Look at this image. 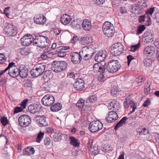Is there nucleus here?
Returning a JSON list of instances; mask_svg holds the SVG:
<instances>
[{
	"label": "nucleus",
	"instance_id": "1",
	"mask_svg": "<svg viewBox=\"0 0 159 159\" xmlns=\"http://www.w3.org/2000/svg\"><path fill=\"white\" fill-rule=\"evenodd\" d=\"M93 70L95 72H101L98 78V80L99 81L98 84H101L102 82H104V80L103 79L104 78V71L103 66L101 65V63H96L93 66Z\"/></svg>",
	"mask_w": 159,
	"mask_h": 159
},
{
	"label": "nucleus",
	"instance_id": "2",
	"mask_svg": "<svg viewBox=\"0 0 159 159\" xmlns=\"http://www.w3.org/2000/svg\"><path fill=\"white\" fill-rule=\"evenodd\" d=\"M120 65L117 60H112L107 65V70L109 73H113L116 72L120 69Z\"/></svg>",
	"mask_w": 159,
	"mask_h": 159
},
{
	"label": "nucleus",
	"instance_id": "3",
	"mask_svg": "<svg viewBox=\"0 0 159 159\" xmlns=\"http://www.w3.org/2000/svg\"><path fill=\"white\" fill-rule=\"evenodd\" d=\"M45 69V65L42 64H36L31 70V74L34 77H38L43 73Z\"/></svg>",
	"mask_w": 159,
	"mask_h": 159
},
{
	"label": "nucleus",
	"instance_id": "4",
	"mask_svg": "<svg viewBox=\"0 0 159 159\" xmlns=\"http://www.w3.org/2000/svg\"><path fill=\"white\" fill-rule=\"evenodd\" d=\"M52 67V70L55 72H60L65 70L67 66V63L64 61H54Z\"/></svg>",
	"mask_w": 159,
	"mask_h": 159
},
{
	"label": "nucleus",
	"instance_id": "5",
	"mask_svg": "<svg viewBox=\"0 0 159 159\" xmlns=\"http://www.w3.org/2000/svg\"><path fill=\"white\" fill-rule=\"evenodd\" d=\"M102 30L104 34L108 37L112 36L114 33L113 24L108 21L104 22L102 26Z\"/></svg>",
	"mask_w": 159,
	"mask_h": 159
},
{
	"label": "nucleus",
	"instance_id": "6",
	"mask_svg": "<svg viewBox=\"0 0 159 159\" xmlns=\"http://www.w3.org/2000/svg\"><path fill=\"white\" fill-rule=\"evenodd\" d=\"M93 49L90 46L84 47L81 51V58L87 60L91 58L93 53Z\"/></svg>",
	"mask_w": 159,
	"mask_h": 159
},
{
	"label": "nucleus",
	"instance_id": "7",
	"mask_svg": "<svg viewBox=\"0 0 159 159\" xmlns=\"http://www.w3.org/2000/svg\"><path fill=\"white\" fill-rule=\"evenodd\" d=\"M124 46L120 43H117L112 45L111 50V53L114 56H119L123 50Z\"/></svg>",
	"mask_w": 159,
	"mask_h": 159
},
{
	"label": "nucleus",
	"instance_id": "8",
	"mask_svg": "<svg viewBox=\"0 0 159 159\" xmlns=\"http://www.w3.org/2000/svg\"><path fill=\"white\" fill-rule=\"evenodd\" d=\"M8 69V74L13 77H17L19 75V70L16 67L14 62L9 63L7 67Z\"/></svg>",
	"mask_w": 159,
	"mask_h": 159
},
{
	"label": "nucleus",
	"instance_id": "9",
	"mask_svg": "<svg viewBox=\"0 0 159 159\" xmlns=\"http://www.w3.org/2000/svg\"><path fill=\"white\" fill-rule=\"evenodd\" d=\"M18 122L20 125L23 127L29 126L31 122L30 117L27 115H22L18 118Z\"/></svg>",
	"mask_w": 159,
	"mask_h": 159
},
{
	"label": "nucleus",
	"instance_id": "10",
	"mask_svg": "<svg viewBox=\"0 0 159 159\" xmlns=\"http://www.w3.org/2000/svg\"><path fill=\"white\" fill-rule=\"evenodd\" d=\"M103 124L99 120L93 121L90 123L89 129L92 132H95L101 130L102 128Z\"/></svg>",
	"mask_w": 159,
	"mask_h": 159
},
{
	"label": "nucleus",
	"instance_id": "11",
	"mask_svg": "<svg viewBox=\"0 0 159 159\" xmlns=\"http://www.w3.org/2000/svg\"><path fill=\"white\" fill-rule=\"evenodd\" d=\"M54 101L53 96L50 94L45 95L41 100L43 105L47 106H51L54 103Z\"/></svg>",
	"mask_w": 159,
	"mask_h": 159
},
{
	"label": "nucleus",
	"instance_id": "12",
	"mask_svg": "<svg viewBox=\"0 0 159 159\" xmlns=\"http://www.w3.org/2000/svg\"><path fill=\"white\" fill-rule=\"evenodd\" d=\"M34 37L30 34H27L20 39L21 43L24 46H28L33 43Z\"/></svg>",
	"mask_w": 159,
	"mask_h": 159
},
{
	"label": "nucleus",
	"instance_id": "13",
	"mask_svg": "<svg viewBox=\"0 0 159 159\" xmlns=\"http://www.w3.org/2000/svg\"><path fill=\"white\" fill-rule=\"evenodd\" d=\"M4 29L5 32L10 36H15L17 33L16 29L11 24L6 25Z\"/></svg>",
	"mask_w": 159,
	"mask_h": 159
},
{
	"label": "nucleus",
	"instance_id": "14",
	"mask_svg": "<svg viewBox=\"0 0 159 159\" xmlns=\"http://www.w3.org/2000/svg\"><path fill=\"white\" fill-rule=\"evenodd\" d=\"M71 59L73 63L75 64H78L81 62L82 58H81V52L79 53L74 52L70 55Z\"/></svg>",
	"mask_w": 159,
	"mask_h": 159
},
{
	"label": "nucleus",
	"instance_id": "15",
	"mask_svg": "<svg viewBox=\"0 0 159 159\" xmlns=\"http://www.w3.org/2000/svg\"><path fill=\"white\" fill-rule=\"evenodd\" d=\"M118 118L117 114L115 111H111L108 112V115L106 118V121L108 123L115 121Z\"/></svg>",
	"mask_w": 159,
	"mask_h": 159
},
{
	"label": "nucleus",
	"instance_id": "16",
	"mask_svg": "<svg viewBox=\"0 0 159 159\" xmlns=\"http://www.w3.org/2000/svg\"><path fill=\"white\" fill-rule=\"evenodd\" d=\"M106 52L105 50L98 52L95 56V61L99 62L103 61L106 57Z\"/></svg>",
	"mask_w": 159,
	"mask_h": 159
},
{
	"label": "nucleus",
	"instance_id": "17",
	"mask_svg": "<svg viewBox=\"0 0 159 159\" xmlns=\"http://www.w3.org/2000/svg\"><path fill=\"white\" fill-rule=\"evenodd\" d=\"M34 22L37 24L43 25L46 21L45 16L42 14H38L35 16L34 18Z\"/></svg>",
	"mask_w": 159,
	"mask_h": 159
},
{
	"label": "nucleus",
	"instance_id": "18",
	"mask_svg": "<svg viewBox=\"0 0 159 159\" xmlns=\"http://www.w3.org/2000/svg\"><path fill=\"white\" fill-rule=\"evenodd\" d=\"M108 109L111 111H115L116 112L120 108L119 103L116 101L111 102L108 106Z\"/></svg>",
	"mask_w": 159,
	"mask_h": 159
},
{
	"label": "nucleus",
	"instance_id": "19",
	"mask_svg": "<svg viewBox=\"0 0 159 159\" xmlns=\"http://www.w3.org/2000/svg\"><path fill=\"white\" fill-rule=\"evenodd\" d=\"M28 109L30 113L34 114L40 111L41 106L40 105L35 104L30 105L28 107Z\"/></svg>",
	"mask_w": 159,
	"mask_h": 159
},
{
	"label": "nucleus",
	"instance_id": "20",
	"mask_svg": "<svg viewBox=\"0 0 159 159\" xmlns=\"http://www.w3.org/2000/svg\"><path fill=\"white\" fill-rule=\"evenodd\" d=\"M144 36L146 42H152L154 40V33L150 30L146 31L144 33Z\"/></svg>",
	"mask_w": 159,
	"mask_h": 159
},
{
	"label": "nucleus",
	"instance_id": "21",
	"mask_svg": "<svg viewBox=\"0 0 159 159\" xmlns=\"http://www.w3.org/2000/svg\"><path fill=\"white\" fill-rule=\"evenodd\" d=\"M73 86L76 90L81 91L84 88V83L81 80H77L75 82Z\"/></svg>",
	"mask_w": 159,
	"mask_h": 159
},
{
	"label": "nucleus",
	"instance_id": "22",
	"mask_svg": "<svg viewBox=\"0 0 159 159\" xmlns=\"http://www.w3.org/2000/svg\"><path fill=\"white\" fill-rule=\"evenodd\" d=\"M37 121L40 127L45 126L48 125V123L46 121V118L44 116H38Z\"/></svg>",
	"mask_w": 159,
	"mask_h": 159
},
{
	"label": "nucleus",
	"instance_id": "23",
	"mask_svg": "<svg viewBox=\"0 0 159 159\" xmlns=\"http://www.w3.org/2000/svg\"><path fill=\"white\" fill-rule=\"evenodd\" d=\"M82 27L85 31H89L92 28V25L90 21L87 19H84L82 23Z\"/></svg>",
	"mask_w": 159,
	"mask_h": 159
},
{
	"label": "nucleus",
	"instance_id": "24",
	"mask_svg": "<svg viewBox=\"0 0 159 159\" xmlns=\"http://www.w3.org/2000/svg\"><path fill=\"white\" fill-rule=\"evenodd\" d=\"M71 20L70 16L66 14H63L61 18V22L64 25H66L69 24Z\"/></svg>",
	"mask_w": 159,
	"mask_h": 159
},
{
	"label": "nucleus",
	"instance_id": "25",
	"mask_svg": "<svg viewBox=\"0 0 159 159\" xmlns=\"http://www.w3.org/2000/svg\"><path fill=\"white\" fill-rule=\"evenodd\" d=\"M39 47L45 48L49 45L50 41L47 37L43 36Z\"/></svg>",
	"mask_w": 159,
	"mask_h": 159
},
{
	"label": "nucleus",
	"instance_id": "26",
	"mask_svg": "<svg viewBox=\"0 0 159 159\" xmlns=\"http://www.w3.org/2000/svg\"><path fill=\"white\" fill-rule=\"evenodd\" d=\"M154 48L151 46H146L143 51V53L146 55L152 56L154 53Z\"/></svg>",
	"mask_w": 159,
	"mask_h": 159
},
{
	"label": "nucleus",
	"instance_id": "27",
	"mask_svg": "<svg viewBox=\"0 0 159 159\" xmlns=\"http://www.w3.org/2000/svg\"><path fill=\"white\" fill-rule=\"evenodd\" d=\"M92 39L91 37L88 36H85L80 39V43L82 44L85 45L91 43L92 42Z\"/></svg>",
	"mask_w": 159,
	"mask_h": 159
},
{
	"label": "nucleus",
	"instance_id": "28",
	"mask_svg": "<svg viewBox=\"0 0 159 159\" xmlns=\"http://www.w3.org/2000/svg\"><path fill=\"white\" fill-rule=\"evenodd\" d=\"M70 47L67 48L65 46L62 47L61 48L58 49L57 51V56L60 57H64L66 56V52L64 51V50L68 49Z\"/></svg>",
	"mask_w": 159,
	"mask_h": 159
},
{
	"label": "nucleus",
	"instance_id": "29",
	"mask_svg": "<svg viewBox=\"0 0 159 159\" xmlns=\"http://www.w3.org/2000/svg\"><path fill=\"white\" fill-rule=\"evenodd\" d=\"M35 152V150L33 148L31 147L25 148L23 150V153L26 155L33 154Z\"/></svg>",
	"mask_w": 159,
	"mask_h": 159
},
{
	"label": "nucleus",
	"instance_id": "30",
	"mask_svg": "<svg viewBox=\"0 0 159 159\" xmlns=\"http://www.w3.org/2000/svg\"><path fill=\"white\" fill-rule=\"evenodd\" d=\"M69 140L70 141L71 144L73 146L75 147H78L79 146L80 144V142L74 137L73 136L70 137Z\"/></svg>",
	"mask_w": 159,
	"mask_h": 159
},
{
	"label": "nucleus",
	"instance_id": "31",
	"mask_svg": "<svg viewBox=\"0 0 159 159\" xmlns=\"http://www.w3.org/2000/svg\"><path fill=\"white\" fill-rule=\"evenodd\" d=\"M89 150L91 155H96L99 153V150L98 146H93Z\"/></svg>",
	"mask_w": 159,
	"mask_h": 159
},
{
	"label": "nucleus",
	"instance_id": "32",
	"mask_svg": "<svg viewBox=\"0 0 159 159\" xmlns=\"http://www.w3.org/2000/svg\"><path fill=\"white\" fill-rule=\"evenodd\" d=\"M62 135V133L60 131L55 132L53 136L54 140L56 142L60 141L61 139Z\"/></svg>",
	"mask_w": 159,
	"mask_h": 159
},
{
	"label": "nucleus",
	"instance_id": "33",
	"mask_svg": "<svg viewBox=\"0 0 159 159\" xmlns=\"http://www.w3.org/2000/svg\"><path fill=\"white\" fill-rule=\"evenodd\" d=\"M61 105L59 103L55 104L50 107L51 110L53 112H56L61 109Z\"/></svg>",
	"mask_w": 159,
	"mask_h": 159
},
{
	"label": "nucleus",
	"instance_id": "34",
	"mask_svg": "<svg viewBox=\"0 0 159 159\" xmlns=\"http://www.w3.org/2000/svg\"><path fill=\"white\" fill-rule=\"evenodd\" d=\"M43 36H38L36 37L35 39H33V44L35 46L39 47L41 43Z\"/></svg>",
	"mask_w": 159,
	"mask_h": 159
},
{
	"label": "nucleus",
	"instance_id": "35",
	"mask_svg": "<svg viewBox=\"0 0 159 159\" xmlns=\"http://www.w3.org/2000/svg\"><path fill=\"white\" fill-rule=\"evenodd\" d=\"M128 118L126 117H124L116 125L114 129L116 130L119 128L121 127L123 125L125 124L126 120H127Z\"/></svg>",
	"mask_w": 159,
	"mask_h": 159
},
{
	"label": "nucleus",
	"instance_id": "36",
	"mask_svg": "<svg viewBox=\"0 0 159 159\" xmlns=\"http://www.w3.org/2000/svg\"><path fill=\"white\" fill-rule=\"evenodd\" d=\"M28 70L24 69L19 70V75L23 78H26L28 75Z\"/></svg>",
	"mask_w": 159,
	"mask_h": 159
},
{
	"label": "nucleus",
	"instance_id": "37",
	"mask_svg": "<svg viewBox=\"0 0 159 159\" xmlns=\"http://www.w3.org/2000/svg\"><path fill=\"white\" fill-rule=\"evenodd\" d=\"M136 131L137 132L139 133L140 135H144L148 133V131L145 128H139L136 129Z\"/></svg>",
	"mask_w": 159,
	"mask_h": 159
},
{
	"label": "nucleus",
	"instance_id": "38",
	"mask_svg": "<svg viewBox=\"0 0 159 159\" xmlns=\"http://www.w3.org/2000/svg\"><path fill=\"white\" fill-rule=\"evenodd\" d=\"M145 27L144 25H142L139 26L137 30V34L139 35L141 34L144 30Z\"/></svg>",
	"mask_w": 159,
	"mask_h": 159
},
{
	"label": "nucleus",
	"instance_id": "39",
	"mask_svg": "<svg viewBox=\"0 0 159 159\" xmlns=\"http://www.w3.org/2000/svg\"><path fill=\"white\" fill-rule=\"evenodd\" d=\"M43 87L46 90H49V88L52 87V84L50 81H47L45 82L42 85Z\"/></svg>",
	"mask_w": 159,
	"mask_h": 159
},
{
	"label": "nucleus",
	"instance_id": "40",
	"mask_svg": "<svg viewBox=\"0 0 159 159\" xmlns=\"http://www.w3.org/2000/svg\"><path fill=\"white\" fill-rule=\"evenodd\" d=\"M44 135V133L40 131L37 134L36 138V141L39 143H40L41 141L43 138V136Z\"/></svg>",
	"mask_w": 159,
	"mask_h": 159
},
{
	"label": "nucleus",
	"instance_id": "41",
	"mask_svg": "<svg viewBox=\"0 0 159 159\" xmlns=\"http://www.w3.org/2000/svg\"><path fill=\"white\" fill-rule=\"evenodd\" d=\"M150 84H149V81H147V85L145 86L144 88V93L145 94L147 95L150 91Z\"/></svg>",
	"mask_w": 159,
	"mask_h": 159
},
{
	"label": "nucleus",
	"instance_id": "42",
	"mask_svg": "<svg viewBox=\"0 0 159 159\" xmlns=\"http://www.w3.org/2000/svg\"><path fill=\"white\" fill-rule=\"evenodd\" d=\"M48 58H50L52 57L54 55V53L51 50H48V49H45L44 50Z\"/></svg>",
	"mask_w": 159,
	"mask_h": 159
},
{
	"label": "nucleus",
	"instance_id": "43",
	"mask_svg": "<svg viewBox=\"0 0 159 159\" xmlns=\"http://www.w3.org/2000/svg\"><path fill=\"white\" fill-rule=\"evenodd\" d=\"M130 110L131 109L132 110L129 113V114H132L133 112H134L135 111L136 109V106L135 105V103H134V102L133 101V102H131V103H130Z\"/></svg>",
	"mask_w": 159,
	"mask_h": 159
},
{
	"label": "nucleus",
	"instance_id": "44",
	"mask_svg": "<svg viewBox=\"0 0 159 159\" xmlns=\"http://www.w3.org/2000/svg\"><path fill=\"white\" fill-rule=\"evenodd\" d=\"M133 102V101L130 100L128 97L126 98L124 102L125 108H127L129 106H130V103Z\"/></svg>",
	"mask_w": 159,
	"mask_h": 159
},
{
	"label": "nucleus",
	"instance_id": "45",
	"mask_svg": "<svg viewBox=\"0 0 159 159\" xmlns=\"http://www.w3.org/2000/svg\"><path fill=\"white\" fill-rule=\"evenodd\" d=\"M131 12L134 14L138 13V7L135 5H132L131 6Z\"/></svg>",
	"mask_w": 159,
	"mask_h": 159
},
{
	"label": "nucleus",
	"instance_id": "46",
	"mask_svg": "<svg viewBox=\"0 0 159 159\" xmlns=\"http://www.w3.org/2000/svg\"><path fill=\"white\" fill-rule=\"evenodd\" d=\"M143 62L144 65L146 66H149L152 64L151 60L148 58H145Z\"/></svg>",
	"mask_w": 159,
	"mask_h": 159
},
{
	"label": "nucleus",
	"instance_id": "47",
	"mask_svg": "<svg viewBox=\"0 0 159 159\" xmlns=\"http://www.w3.org/2000/svg\"><path fill=\"white\" fill-rule=\"evenodd\" d=\"M97 97L96 95H94L91 96L88 98V100L91 102H94L97 99Z\"/></svg>",
	"mask_w": 159,
	"mask_h": 159
},
{
	"label": "nucleus",
	"instance_id": "48",
	"mask_svg": "<svg viewBox=\"0 0 159 159\" xmlns=\"http://www.w3.org/2000/svg\"><path fill=\"white\" fill-rule=\"evenodd\" d=\"M1 122L2 125L4 126H6L8 124L7 119L6 117H2L1 119Z\"/></svg>",
	"mask_w": 159,
	"mask_h": 159
},
{
	"label": "nucleus",
	"instance_id": "49",
	"mask_svg": "<svg viewBox=\"0 0 159 159\" xmlns=\"http://www.w3.org/2000/svg\"><path fill=\"white\" fill-rule=\"evenodd\" d=\"M44 142L45 146H49L51 142L50 139L48 137H46L44 140Z\"/></svg>",
	"mask_w": 159,
	"mask_h": 159
},
{
	"label": "nucleus",
	"instance_id": "50",
	"mask_svg": "<svg viewBox=\"0 0 159 159\" xmlns=\"http://www.w3.org/2000/svg\"><path fill=\"white\" fill-rule=\"evenodd\" d=\"M84 104V100L83 99H80L76 104L77 107L81 108L83 107Z\"/></svg>",
	"mask_w": 159,
	"mask_h": 159
},
{
	"label": "nucleus",
	"instance_id": "51",
	"mask_svg": "<svg viewBox=\"0 0 159 159\" xmlns=\"http://www.w3.org/2000/svg\"><path fill=\"white\" fill-rule=\"evenodd\" d=\"M28 102V100L27 99H25L23 100L21 102L20 106L23 109H25L26 107L27 103Z\"/></svg>",
	"mask_w": 159,
	"mask_h": 159
},
{
	"label": "nucleus",
	"instance_id": "52",
	"mask_svg": "<svg viewBox=\"0 0 159 159\" xmlns=\"http://www.w3.org/2000/svg\"><path fill=\"white\" fill-rule=\"evenodd\" d=\"M154 9L155 8L154 7H152L148 9L146 12V14L147 15L150 14L152 15L154 11Z\"/></svg>",
	"mask_w": 159,
	"mask_h": 159
},
{
	"label": "nucleus",
	"instance_id": "53",
	"mask_svg": "<svg viewBox=\"0 0 159 159\" xmlns=\"http://www.w3.org/2000/svg\"><path fill=\"white\" fill-rule=\"evenodd\" d=\"M68 76L69 77L73 78V79H76L78 76V74H75L73 72H70L69 73Z\"/></svg>",
	"mask_w": 159,
	"mask_h": 159
},
{
	"label": "nucleus",
	"instance_id": "54",
	"mask_svg": "<svg viewBox=\"0 0 159 159\" xmlns=\"http://www.w3.org/2000/svg\"><path fill=\"white\" fill-rule=\"evenodd\" d=\"M5 59H6V58H5L4 55L3 54H0V64L3 62Z\"/></svg>",
	"mask_w": 159,
	"mask_h": 159
},
{
	"label": "nucleus",
	"instance_id": "55",
	"mask_svg": "<svg viewBox=\"0 0 159 159\" xmlns=\"http://www.w3.org/2000/svg\"><path fill=\"white\" fill-rule=\"evenodd\" d=\"M94 2L97 5H102L104 3L105 0H93Z\"/></svg>",
	"mask_w": 159,
	"mask_h": 159
},
{
	"label": "nucleus",
	"instance_id": "56",
	"mask_svg": "<svg viewBox=\"0 0 159 159\" xmlns=\"http://www.w3.org/2000/svg\"><path fill=\"white\" fill-rule=\"evenodd\" d=\"M23 109H24L21 106V107H17L15 109L14 113H16L21 112L23 111Z\"/></svg>",
	"mask_w": 159,
	"mask_h": 159
},
{
	"label": "nucleus",
	"instance_id": "57",
	"mask_svg": "<svg viewBox=\"0 0 159 159\" xmlns=\"http://www.w3.org/2000/svg\"><path fill=\"white\" fill-rule=\"evenodd\" d=\"M145 16L144 15L140 16L138 19L139 22L141 23H143L145 20Z\"/></svg>",
	"mask_w": 159,
	"mask_h": 159
},
{
	"label": "nucleus",
	"instance_id": "58",
	"mask_svg": "<svg viewBox=\"0 0 159 159\" xmlns=\"http://www.w3.org/2000/svg\"><path fill=\"white\" fill-rule=\"evenodd\" d=\"M127 59L128 60V65H129L130 63L132 60L134 59V57L131 55H129L127 56Z\"/></svg>",
	"mask_w": 159,
	"mask_h": 159
},
{
	"label": "nucleus",
	"instance_id": "59",
	"mask_svg": "<svg viewBox=\"0 0 159 159\" xmlns=\"http://www.w3.org/2000/svg\"><path fill=\"white\" fill-rule=\"evenodd\" d=\"M150 99L148 98L144 102L143 105L144 107H147L150 104Z\"/></svg>",
	"mask_w": 159,
	"mask_h": 159
},
{
	"label": "nucleus",
	"instance_id": "60",
	"mask_svg": "<svg viewBox=\"0 0 159 159\" xmlns=\"http://www.w3.org/2000/svg\"><path fill=\"white\" fill-rule=\"evenodd\" d=\"M139 48L138 46L137 45H135L134 46H132L131 47L130 51L132 52H135L137 50V48Z\"/></svg>",
	"mask_w": 159,
	"mask_h": 159
},
{
	"label": "nucleus",
	"instance_id": "61",
	"mask_svg": "<svg viewBox=\"0 0 159 159\" xmlns=\"http://www.w3.org/2000/svg\"><path fill=\"white\" fill-rule=\"evenodd\" d=\"M46 132L50 133H52L54 131V129L52 127H50L47 128L46 129Z\"/></svg>",
	"mask_w": 159,
	"mask_h": 159
},
{
	"label": "nucleus",
	"instance_id": "62",
	"mask_svg": "<svg viewBox=\"0 0 159 159\" xmlns=\"http://www.w3.org/2000/svg\"><path fill=\"white\" fill-rule=\"evenodd\" d=\"M79 38L77 36H74L71 40V42L73 43H75L78 40Z\"/></svg>",
	"mask_w": 159,
	"mask_h": 159
},
{
	"label": "nucleus",
	"instance_id": "63",
	"mask_svg": "<svg viewBox=\"0 0 159 159\" xmlns=\"http://www.w3.org/2000/svg\"><path fill=\"white\" fill-rule=\"evenodd\" d=\"M143 78L142 77L140 76L137 78L135 80L136 82L138 83H139L143 81Z\"/></svg>",
	"mask_w": 159,
	"mask_h": 159
},
{
	"label": "nucleus",
	"instance_id": "64",
	"mask_svg": "<svg viewBox=\"0 0 159 159\" xmlns=\"http://www.w3.org/2000/svg\"><path fill=\"white\" fill-rule=\"evenodd\" d=\"M61 30L59 29H56L54 30V32L56 35H59L61 32Z\"/></svg>",
	"mask_w": 159,
	"mask_h": 159
}]
</instances>
